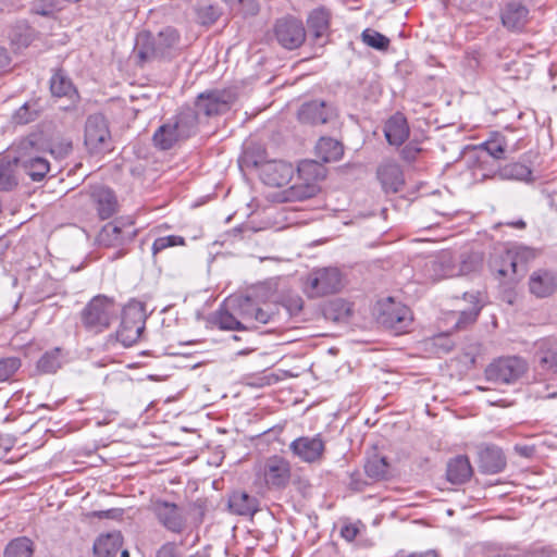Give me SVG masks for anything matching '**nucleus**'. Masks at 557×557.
<instances>
[{"instance_id":"obj_8","label":"nucleus","mask_w":557,"mask_h":557,"mask_svg":"<svg viewBox=\"0 0 557 557\" xmlns=\"http://www.w3.org/2000/svg\"><path fill=\"white\" fill-rule=\"evenodd\" d=\"M84 144L91 154H102L112 150L111 133L102 114H92L87 117Z\"/></svg>"},{"instance_id":"obj_30","label":"nucleus","mask_w":557,"mask_h":557,"mask_svg":"<svg viewBox=\"0 0 557 557\" xmlns=\"http://www.w3.org/2000/svg\"><path fill=\"white\" fill-rule=\"evenodd\" d=\"M463 298L471 305V307L459 311L458 319L455 324V327L458 330H463L474 323L482 310L480 293H465Z\"/></svg>"},{"instance_id":"obj_31","label":"nucleus","mask_w":557,"mask_h":557,"mask_svg":"<svg viewBox=\"0 0 557 557\" xmlns=\"http://www.w3.org/2000/svg\"><path fill=\"white\" fill-rule=\"evenodd\" d=\"M50 90L54 97H65L73 103L79 98L71 79L62 71H58L51 76Z\"/></svg>"},{"instance_id":"obj_9","label":"nucleus","mask_w":557,"mask_h":557,"mask_svg":"<svg viewBox=\"0 0 557 557\" xmlns=\"http://www.w3.org/2000/svg\"><path fill=\"white\" fill-rule=\"evenodd\" d=\"M137 232L132 222L123 223L121 221H113L106 224L97 235V243L103 247L121 248L114 253L111 259H117L125 256L126 251L122 248L129 244L135 238Z\"/></svg>"},{"instance_id":"obj_7","label":"nucleus","mask_w":557,"mask_h":557,"mask_svg":"<svg viewBox=\"0 0 557 557\" xmlns=\"http://www.w3.org/2000/svg\"><path fill=\"white\" fill-rule=\"evenodd\" d=\"M525 359L518 356L500 357L494 360L485 370L488 381L499 384H512L528 371Z\"/></svg>"},{"instance_id":"obj_44","label":"nucleus","mask_w":557,"mask_h":557,"mask_svg":"<svg viewBox=\"0 0 557 557\" xmlns=\"http://www.w3.org/2000/svg\"><path fill=\"white\" fill-rule=\"evenodd\" d=\"M16 185L17 181L13 174L12 164L0 160V189L11 190Z\"/></svg>"},{"instance_id":"obj_10","label":"nucleus","mask_w":557,"mask_h":557,"mask_svg":"<svg viewBox=\"0 0 557 557\" xmlns=\"http://www.w3.org/2000/svg\"><path fill=\"white\" fill-rule=\"evenodd\" d=\"M343 287V276L337 268H320L310 272L306 289L310 297H322L338 293Z\"/></svg>"},{"instance_id":"obj_26","label":"nucleus","mask_w":557,"mask_h":557,"mask_svg":"<svg viewBox=\"0 0 557 557\" xmlns=\"http://www.w3.org/2000/svg\"><path fill=\"white\" fill-rule=\"evenodd\" d=\"M385 138L393 146H400L409 136V126L406 117L397 113L391 116L384 126Z\"/></svg>"},{"instance_id":"obj_23","label":"nucleus","mask_w":557,"mask_h":557,"mask_svg":"<svg viewBox=\"0 0 557 557\" xmlns=\"http://www.w3.org/2000/svg\"><path fill=\"white\" fill-rule=\"evenodd\" d=\"M535 258L533 249L528 247H515L507 249L503 252V261L508 263V268H500L497 270L499 276L515 275L519 267L525 265L530 260Z\"/></svg>"},{"instance_id":"obj_19","label":"nucleus","mask_w":557,"mask_h":557,"mask_svg":"<svg viewBox=\"0 0 557 557\" xmlns=\"http://www.w3.org/2000/svg\"><path fill=\"white\" fill-rule=\"evenodd\" d=\"M336 110L331 103L312 100L304 103L298 111V120L304 124L321 125L336 117Z\"/></svg>"},{"instance_id":"obj_4","label":"nucleus","mask_w":557,"mask_h":557,"mask_svg":"<svg viewBox=\"0 0 557 557\" xmlns=\"http://www.w3.org/2000/svg\"><path fill=\"white\" fill-rule=\"evenodd\" d=\"M119 308L113 298L106 295L92 297L79 313L83 327L92 334L108 330L117 318Z\"/></svg>"},{"instance_id":"obj_40","label":"nucleus","mask_w":557,"mask_h":557,"mask_svg":"<svg viewBox=\"0 0 557 557\" xmlns=\"http://www.w3.org/2000/svg\"><path fill=\"white\" fill-rule=\"evenodd\" d=\"M61 349L54 348L45 352L37 362V369L44 373H54L61 368Z\"/></svg>"},{"instance_id":"obj_32","label":"nucleus","mask_w":557,"mask_h":557,"mask_svg":"<svg viewBox=\"0 0 557 557\" xmlns=\"http://www.w3.org/2000/svg\"><path fill=\"white\" fill-rule=\"evenodd\" d=\"M483 177H490V174L483 173ZM532 175V171L529 166H527L523 163L520 162H512L509 164H506L502 168H498L497 171H495L491 177H499L500 180H516V181H523V182H530Z\"/></svg>"},{"instance_id":"obj_5","label":"nucleus","mask_w":557,"mask_h":557,"mask_svg":"<svg viewBox=\"0 0 557 557\" xmlns=\"http://www.w3.org/2000/svg\"><path fill=\"white\" fill-rule=\"evenodd\" d=\"M178 41L180 34L173 27L162 29L157 36L140 34L136 42L137 57L141 62L168 58Z\"/></svg>"},{"instance_id":"obj_3","label":"nucleus","mask_w":557,"mask_h":557,"mask_svg":"<svg viewBox=\"0 0 557 557\" xmlns=\"http://www.w3.org/2000/svg\"><path fill=\"white\" fill-rule=\"evenodd\" d=\"M47 143L40 134H30L21 139L15 147L14 163L21 166L34 181H41L50 170L49 161L41 156Z\"/></svg>"},{"instance_id":"obj_43","label":"nucleus","mask_w":557,"mask_h":557,"mask_svg":"<svg viewBox=\"0 0 557 557\" xmlns=\"http://www.w3.org/2000/svg\"><path fill=\"white\" fill-rule=\"evenodd\" d=\"M185 245V238L178 235H168V236H160L157 237L151 246V253L152 257L156 259V257L162 252L163 250L175 247V246H184Z\"/></svg>"},{"instance_id":"obj_24","label":"nucleus","mask_w":557,"mask_h":557,"mask_svg":"<svg viewBox=\"0 0 557 557\" xmlns=\"http://www.w3.org/2000/svg\"><path fill=\"white\" fill-rule=\"evenodd\" d=\"M503 25L510 30H521L529 20V9L517 1H510L502 10Z\"/></svg>"},{"instance_id":"obj_34","label":"nucleus","mask_w":557,"mask_h":557,"mask_svg":"<svg viewBox=\"0 0 557 557\" xmlns=\"http://www.w3.org/2000/svg\"><path fill=\"white\" fill-rule=\"evenodd\" d=\"M331 12L323 8H317L310 12L307 18V25L315 39L323 37L330 29Z\"/></svg>"},{"instance_id":"obj_41","label":"nucleus","mask_w":557,"mask_h":557,"mask_svg":"<svg viewBox=\"0 0 557 557\" xmlns=\"http://www.w3.org/2000/svg\"><path fill=\"white\" fill-rule=\"evenodd\" d=\"M479 149L495 160L504 158L506 141L503 136L495 135L479 146Z\"/></svg>"},{"instance_id":"obj_57","label":"nucleus","mask_w":557,"mask_h":557,"mask_svg":"<svg viewBox=\"0 0 557 557\" xmlns=\"http://www.w3.org/2000/svg\"><path fill=\"white\" fill-rule=\"evenodd\" d=\"M10 449L11 445L0 440V460H2L5 457Z\"/></svg>"},{"instance_id":"obj_13","label":"nucleus","mask_w":557,"mask_h":557,"mask_svg":"<svg viewBox=\"0 0 557 557\" xmlns=\"http://www.w3.org/2000/svg\"><path fill=\"white\" fill-rule=\"evenodd\" d=\"M273 35L278 45L288 50L299 48L306 40V29L302 22L294 16L276 20Z\"/></svg>"},{"instance_id":"obj_42","label":"nucleus","mask_w":557,"mask_h":557,"mask_svg":"<svg viewBox=\"0 0 557 557\" xmlns=\"http://www.w3.org/2000/svg\"><path fill=\"white\" fill-rule=\"evenodd\" d=\"M361 39L367 46L380 51L387 50L391 42L385 35L371 28H367L362 32Z\"/></svg>"},{"instance_id":"obj_60","label":"nucleus","mask_w":557,"mask_h":557,"mask_svg":"<svg viewBox=\"0 0 557 557\" xmlns=\"http://www.w3.org/2000/svg\"><path fill=\"white\" fill-rule=\"evenodd\" d=\"M503 267L508 268V269L510 270V268H509L508 263H505V262L503 261V253H502V255L499 256V267H497V260H495V261H494V263H493V269L497 272V270H498V269H500V268H503Z\"/></svg>"},{"instance_id":"obj_15","label":"nucleus","mask_w":557,"mask_h":557,"mask_svg":"<svg viewBox=\"0 0 557 557\" xmlns=\"http://www.w3.org/2000/svg\"><path fill=\"white\" fill-rule=\"evenodd\" d=\"M151 511L157 520L166 530L173 533H182L186 527V518L183 510L174 503L156 499L151 503Z\"/></svg>"},{"instance_id":"obj_2","label":"nucleus","mask_w":557,"mask_h":557,"mask_svg":"<svg viewBox=\"0 0 557 557\" xmlns=\"http://www.w3.org/2000/svg\"><path fill=\"white\" fill-rule=\"evenodd\" d=\"M198 131L197 113L186 108L164 121L153 133L152 143L162 151L170 150L184 143Z\"/></svg>"},{"instance_id":"obj_47","label":"nucleus","mask_w":557,"mask_h":557,"mask_svg":"<svg viewBox=\"0 0 557 557\" xmlns=\"http://www.w3.org/2000/svg\"><path fill=\"white\" fill-rule=\"evenodd\" d=\"M325 314L329 318L338 320L343 317H348L350 314V308L344 301L335 300L330 304Z\"/></svg>"},{"instance_id":"obj_12","label":"nucleus","mask_w":557,"mask_h":557,"mask_svg":"<svg viewBox=\"0 0 557 557\" xmlns=\"http://www.w3.org/2000/svg\"><path fill=\"white\" fill-rule=\"evenodd\" d=\"M236 100V94L232 89H214L200 94L196 100L197 115L206 116L223 114L230 110Z\"/></svg>"},{"instance_id":"obj_37","label":"nucleus","mask_w":557,"mask_h":557,"mask_svg":"<svg viewBox=\"0 0 557 557\" xmlns=\"http://www.w3.org/2000/svg\"><path fill=\"white\" fill-rule=\"evenodd\" d=\"M41 111L42 106L38 100L27 101L14 112L12 120L15 124L25 125L35 121Z\"/></svg>"},{"instance_id":"obj_51","label":"nucleus","mask_w":557,"mask_h":557,"mask_svg":"<svg viewBox=\"0 0 557 557\" xmlns=\"http://www.w3.org/2000/svg\"><path fill=\"white\" fill-rule=\"evenodd\" d=\"M157 557H177L175 544H173V543L164 544L158 550Z\"/></svg>"},{"instance_id":"obj_27","label":"nucleus","mask_w":557,"mask_h":557,"mask_svg":"<svg viewBox=\"0 0 557 557\" xmlns=\"http://www.w3.org/2000/svg\"><path fill=\"white\" fill-rule=\"evenodd\" d=\"M123 545L121 532L113 531L100 534L94 543V554L96 557H115Z\"/></svg>"},{"instance_id":"obj_58","label":"nucleus","mask_w":557,"mask_h":557,"mask_svg":"<svg viewBox=\"0 0 557 557\" xmlns=\"http://www.w3.org/2000/svg\"><path fill=\"white\" fill-rule=\"evenodd\" d=\"M409 557H438L435 550H428L423 554H411Z\"/></svg>"},{"instance_id":"obj_62","label":"nucleus","mask_w":557,"mask_h":557,"mask_svg":"<svg viewBox=\"0 0 557 557\" xmlns=\"http://www.w3.org/2000/svg\"><path fill=\"white\" fill-rule=\"evenodd\" d=\"M224 2H226L230 7H234L237 4L238 0H223Z\"/></svg>"},{"instance_id":"obj_52","label":"nucleus","mask_w":557,"mask_h":557,"mask_svg":"<svg viewBox=\"0 0 557 557\" xmlns=\"http://www.w3.org/2000/svg\"><path fill=\"white\" fill-rule=\"evenodd\" d=\"M11 64V58L8 50L0 47V74L8 71Z\"/></svg>"},{"instance_id":"obj_45","label":"nucleus","mask_w":557,"mask_h":557,"mask_svg":"<svg viewBox=\"0 0 557 557\" xmlns=\"http://www.w3.org/2000/svg\"><path fill=\"white\" fill-rule=\"evenodd\" d=\"M21 360L15 357L0 360V382L9 381L20 369Z\"/></svg>"},{"instance_id":"obj_6","label":"nucleus","mask_w":557,"mask_h":557,"mask_svg":"<svg viewBox=\"0 0 557 557\" xmlns=\"http://www.w3.org/2000/svg\"><path fill=\"white\" fill-rule=\"evenodd\" d=\"M377 322L395 334L406 333L412 324L413 317L409 307L387 298L377 305Z\"/></svg>"},{"instance_id":"obj_33","label":"nucleus","mask_w":557,"mask_h":557,"mask_svg":"<svg viewBox=\"0 0 557 557\" xmlns=\"http://www.w3.org/2000/svg\"><path fill=\"white\" fill-rule=\"evenodd\" d=\"M320 191L319 184L299 181L283 191L284 201H304L314 197Z\"/></svg>"},{"instance_id":"obj_61","label":"nucleus","mask_w":557,"mask_h":557,"mask_svg":"<svg viewBox=\"0 0 557 557\" xmlns=\"http://www.w3.org/2000/svg\"><path fill=\"white\" fill-rule=\"evenodd\" d=\"M208 11H211V16L209 17L210 22L213 23L218 20V13L214 12L212 7L207 8Z\"/></svg>"},{"instance_id":"obj_64","label":"nucleus","mask_w":557,"mask_h":557,"mask_svg":"<svg viewBox=\"0 0 557 557\" xmlns=\"http://www.w3.org/2000/svg\"><path fill=\"white\" fill-rule=\"evenodd\" d=\"M121 557H129V553L127 549L121 552Z\"/></svg>"},{"instance_id":"obj_28","label":"nucleus","mask_w":557,"mask_h":557,"mask_svg":"<svg viewBox=\"0 0 557 557\" xmlns=\"http://www.w3.org/2000/svg\"><path fill=\"white\" fill-rule=\"evenodd\" d=\"M228 508L238 516H253L259 509V502L244 491H235L228 498Z\"/></svg>"},{"instance_id":"obj_29","label":"nucleus","mask_w":557,"mask_h":557,"mask_svg":"<svg viewBox=\"0 0 557 557\" xmlns=\"http://www.w3.org/2000/svg\"><path fill=\"white\" fill-rule=\"evenodd\" d=\"M471 475L472 467L467 456H457L447 463L446 476L453 484H462Z\"/></svg>"},{"instance_id":"obj_1","label":"nucleus","mask_w":557,"mask_h":557,"mask_svg":"<svg viewBox=\"0 0 557 557\" xmlns=\"http://www.w3.org/2000/svg\"><path fill=\"white\" fill-rule=\"evenodd\" d=\"M233 312L220 309L215 315V324L226 331H250L258 324L273 323L278 313V306L257 304L250 297H238L230 302Z\"/></svg>"},{"instance_id":"obj_18","label":"nucleus","mask_w":557,"mask_h":557,"mask_svg":"<svg viewBox=\"0 0 557 557\" xmlns=\"http://www.w3.org/2000/svg\"><path fill=\"white\" fill-rule=\"evenodd\" d=\"M295 457L307 463L320 462L325 450V443L321 435L300 436L289 444Z\"/></svg>"},{"instance_id":"obj_54","label":"nucleus","mask_w":557,"mask_h":557,"mask_svg":"<svg viewBox=\"0 0 557 557\" xmlns=\"http://www.w3.org/2000/svg\"><path fill=\"white\" fill-rule=\"evenodd\" d=\"M120 510L116 509H109V510H101V511H95L94 516L98 517L100 519L102 518H115L116 516H120Z\"/></svg>"},{"instance_id":"obj_25","label":"nucleus","mask_w":557,"mask_h":557,"mask_svg":"<svg viewBox=\"0 0 557 557\" xmlns=\"http://www.w3.org/2000/svg\"><path fill=\"white\" fill-rule=\"evenodd\" d=\"M506 467V458L500 448L492 446L481 450L479 469L486 474H496Z\"/></svg>"},{"instance_id":"obj_56","label":"nucleus","mask_w":557,"mask_h":557,"mask_svg":"<svg viewBox=\"0 0 557 557\" xmlns=\"http://www.w3.org/2000/svg\"><path fill=\"white\" fill-rule=\"evenodd\" d=\"M505 224L510 227H515V228H519V230H523L527 226V223L522 219H519L517 221L506 222Z\"/></svg>"},{"instance_id":"obj_21","label":"nucleus","mask_w":557,"mask_h":557,"mask_svg":"<svg viewBox=\"0 0 557 557\" xmlns=\"http://www.w3.org/2000/svg\"><path fill=\"white\" fill-rule=\"evenodd\" d=\"M534 359L540 371L557 375V339L545 337L537 341Z\"/></svg>"},{"instance_id":"obj_11","label":"nucleus","mask_w":557,"mask_h":557,"mask_svg":"<svg viewBox=\"0 0 557 557\" xmlns=\"http://www.w3.org/2000/svg\"><path fill=\"white\" fill-rule=\"evenodd\" d=\"M146 312L143 304L127 306L123 311L117 339L126 347L135 344L141 336L146 325Z\"/></svg>"},{"instance_id":"obj_22","label":"nucleus","mask_w":557,"mask_h":557,"mask_svg":"<svg viewBox=\"0 0 557 557\" xmlns=\"http://www.w3.org/2000/svg\"><path fill=\"white\" fill-rule=\"evenodd\" d=\"M376 174L386 193H397L405 184L403 170L400 165L394 161L386 160L381 163Z\"/></svg>"},{"instance_id":"obj_20","label":"nucleus","mask_w":557,"mask_h":557,"mask_svg":"<svg viewBox=\"0 0 557 557\" xmlns=\"http://www.w3.org/2000/svg\"><path fill=\"white\" fill-rule=\"evenodd\" d=\"M529 292L536 298H547L557 292V271L537 269L533 271L528 282Z\"/></svg>"},{"instance_id":"obj_17","label":"nucleus","mask_w":557,"mask_h":557,"mask_svg":"<svg viewBox=\"0 0 557 557\" xmlns=\"http://www.w3.org/2000/svg\"><path fill=\"white\" fill-rule=\"evenodd\" d=\"M87 196L99 219H110L117 212L119 202L110 187L100 184L90 186Z\"/></svg>"},{"instance_id":"obj_55","label":"nucleus","mask_w":557,"mask_h":557,"mask_svg":"<svg viewBox=\"0 0 557 557\" xmlns=\"http://www.w3.org/2000/svg\"><path fill=\"white\" fill-rule=\"evenodd\" d=\"M420 151V149L412 148L410 146H406L403 149V156L405 159L410 160L414 159L416 154Z\"/></svg>"},{"instance_id":"obj_63","label":"nucleus","mask_w":557,"mask_h":557,"mask_svg":"<svg viewBox=\"0 0 557 557\" xmlns=\"http://www.w3.org/2000/svg\"><path fill=\"white\" fill-rule=\"evenodd\" d=\"M535 557H555V556H553V555H550V554H547V553L542 552V553H540L539 555H536Z\"/></svg>"},{"instance_id":"obj_36","label":"nucleus","mask_w":557,"mask_h":557,"mask_svg":"<svg viewBox=\"0 0 557 557\" xmlns=\"http://www.w3.org/2000/svg\"><path fill=\"white\" fill-rule=\"evenodd\" d=\"M298 180L305 181L308 183L314 182L319 183V181L325 177V168L322 163L314 160H304L298 164Z\"/></svg>"},{"instance_id":"obj_39","label":"nucleus","mask_w":557,"mask_h":557,"mask_svg":"<svg viewBox=\"0 0 557 557\" xmlns=\"http://www.w3.org/2000/svg\"><path fill=\"white\" fill-rule=\"evenodd\" d=\"M33 553V542L27 537H17L7 545L4 557H32Z\"/></svg>"},{"instance_id":"obj_35","label":"nucleus","mask_w":557,"mask_h":557,"mask_svg":"<svg viewBox=\"0 0 557 557\" xmlns=\"http://www.w3.org/2000/svg\"><path fill=\"white\" fill-rule=\"evenodd\" d=\"M315 153L322 162L337 161L343 157V145L331 137H321L315 146Z\"/></svg>"},{"instance_id":"obj_53","label":"nucleus","mask_w":557,"mask_h":557,"mask_svg":"<svg viewBox=\"0 0 557 557\" xmlns=\"http://www.w3.org/2000/svg\"><path fill=\"white\" fill-rule=\"evenodd\" d=\"M360 474L359 473H354L351 474V480H350V488L354 490V491H362L363 490V486L366 485V482L362 481L360 478Z\"/></svg>"},{"instance_id":"obj_16","label":"nucleus","mask_w":557,"mask_h":557,"mask_svg":"<svg viewBox=\"0 0 557 557\" xmlns=\"http://www.w3.org/2000/svg\"><path fill=\"white\" fill-rule=\"evenodd\" d=\"M262 475L269 488L283 490L290 481V463L283 457L271 456L263 463Z\"/></svg>"},{"instance_id":"obj_49","label":"nucleus","mask_w":557,"mask_h":557,"mask_svg":"<svg viewBox=\"0 0 557 557\" xmlns=\"http://www.w3.org/2000/svg\"><path fill=\"white\" fill-rule=\"evenodd\" d=\"M72 148H73L72 143L65 141V143H60L59 145H57L54 147H51L49 150H50V153L54 154L57 158H64L67 154H70V152L72 151Z\"/></svg>"},{"instance_id":"obj_48","label":"nucleus","mask_w":557,"mask_h":557,"mask_svg":"<svg viewBox=\"0 0 557 557\" xmlns=\"http://www.w3.org/2000/svg\"><path fill=\"white\" fill-rule=\"evenodd\" d=\"M237 4L242 5L240 10L244 16H255L260 10L257 0H238Z\"/></svg>"},{"instance_id":"obj_14","label":"nucleus","mask_w":557,"mask_h":557,"mask_svg":"<svg viewBox=\"0 0 557 557\" xmlns=\"http://www.w3.org/2000/svg\"><path fill=\"white\" fill-rule=\"evenodd\" d=\"M253 165L259 168L261 181L271 187L287 184L294 174L293 165L282 160H255Z\"/></svg>"},{"instance_id":"obj_38","label":"nucleus","mask_w":557,"mask_h":557,"mask_svg":"<svg viewBox=\"0 0 557 557\" xmlns=\"http://www.w3.org/2000/svg\"><path fill=\"white\" fill-rule=\"evenodd\" d=\"M389 465L385 457L373 454L367 459L364 471L367 475L374 480H383L387 478Z\"/></svg>"},{"instance_id":"obj_46","label":"nucleus","mask_w":557,"mask_h":557,"mask_svg":"<svg viewBox=\"0 0 557 557\" xmlns=\"http://www.w3.org/2000/svg\"><path fill=\"white\" fill-rule=\"evenodd\" d=\"M272 304L276 305V302H272ZM302 305H304V302H302L301 297H299L297 295L286 298L282 304H277L278 310L281 309V307H283L286 310L287 315H289V317L298 314L302 309ZM278 315H280V312L277 313L276 320L274 322H277L280 320Z\"/></svg>"},{"instance_id":"obj_50","label":"nucleus","mask_w":557,"mask_h":557,"mask_svg":"<svg viewBox=\"0 0 557 557\" xmlns=\"http://www.w3.org/2000/svg\"><path fill=\"white\" fill-rule=\"evenodd\" d=\"M359 533V528L357 524L348 523L343 525L341 530V535L348 542H352Z\"/></svg>"},{"instance_id":"obj_59","label":"nucleus","mask_w":557,"mask_h":557,"mask_svg":"<svg viewBox=\"0 0 557 557\" xmlns=\"http://www.w3.org/2000/svg\"><path fill=\"white\" fill-rule=\"evenodd\" d=\"M536 393L542 398H555V397H557V391H553V392H548V393L544 394L542 391L537 389Z\"/></svg>"}]
</instances>
